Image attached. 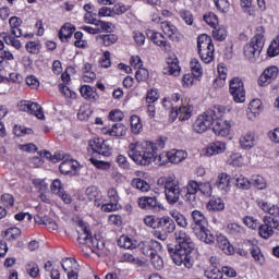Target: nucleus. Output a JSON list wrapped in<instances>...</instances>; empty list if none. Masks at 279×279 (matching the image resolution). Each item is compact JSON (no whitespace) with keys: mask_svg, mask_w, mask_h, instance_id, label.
<instances>
[{"mask_svg":"<svg viewBox=\"0 0 279 279\" xmlns=\"http://www.w3.org/2000/svg\"><path fill=\"white\" fill-rule=\"evenodd\" d=\"M177 245L168 244V252L174 263L179 267H185V269H193L195 265V259H193V250H195V244L191 240V236L186 234L184 229L175 231L174 233Z\"/></svg>","mask_w":279,"mask_h":279,"instance_id":"1","label":"nucleus"},{"mask_svg":"<svg viewBox=\"0 0 279 279\" xmlns=\"http://www.w3.org/2000/svg\"><path fill=\"white\" fill-rule=\"evenodd\" d=\"M166 143V138H159L156 143L135 142L129 145L128 154L136 165L147 167V165H151V160L154 159V151H158V149H165Z\"/></svg>","mask_w":279,"mask_h":279,"instance_id":"2","label":"nucleus"},{"mask_svg":"<svg viewBox=\"0 0 279 279\" xmlns=\"http://www.w3.org/2000/svg\"><path fill=\"white\" fill-rule=\"evenodd\" d=\"M256 32L255 36L251 38L243 49L245 60L252 63L258 62L263 47H265V27L258 26Z\"/></svg>","mask_w":279,"mask_h":279,"instance_id":"3","label":"nucleus"},{"mask_svg":"<svg viewBox=\"0 0 279 279\" xmlns=\"http://www.w3.org/2000/svg\"><path fill=\"white\" fill-rule=\"evenodd\" d=\"M192 219L194 223L191 225V229L195 236H197L199 241H203V243H215V236L210 233V230H208V220L206 219V216H204V213L193 210Z\"/></svg>","mask_w":279,"mask_h":279,"instance_id":"4","label":"nucleus"},{"mask_svg":"<svg viewBox=\"0 0 279 279\" xmlns=\"http://www.w3.org/2000/svg\"><path fill=\"white\" fill-rule=\"evenodd\" d=\"M158 186L165 189V195L168 204L173 206L180 202V195H182V187H180V181L175 175L160 177L157 181Z\"/></svg>","mask_w":279,"mask_h":279,"instance_id":"5","label":"nucleus"},{"mask_svg":"<svg viewBox=\"0 0 279 279\" xmlns=\"http://www.w3.org/2000/svg\"><path fill=\"white\" fill-rule=\"evenodd\" d=\"M197 51L205 64H210L215 60V45L213 38L206 34H202L197 38Z\"/></svg>","mask_w":279,"mask_h":279,"instance_id":"6","label":"nucleus"},{"mask_svg":"<svg viewBox=\"0 0 279 279\" xmlns=\"http://www.w3.org/2000/svg\"><path fill=\"white\" fill-rule=\"evenodd\" d=\"M215 123V110H208L203 114L198 116L193 124L194 132L197 134H204Z\"/></svg>","mask_w":279,"mask_h":279,"instance_id":"7","label":"nucleus"},{"mask_svg":"<svg viewBox=\"0 0 279 279\" xmlns=\"http://www.w3.org/2000/svg\"><path fill=\"white\" fill-rule=\"evenodd\" d=\"M229 92L235 104L245 102V85L239 77H233L229 83Z\"/></svg>","mask_w":279,"mask_h":279,"instance_id":"8","label":"nucleus"},{"mask_svg":"<svg viewBox=\"0 0 279 279\" xmlns=\"http://www.w3.org/2000/svg\"><path fill=\"white\" fill-rule=\"evenodd\" d=\"M137 205L142 210H149L150 213L162 210V203L156 196H142L137 199Z\"/></svg>","mask_w":279,"mask_h":279,"instance_id":"9","label":"nucleus"},{"mask_svg":"<svg viewBox=\"0 0 279 279\" xmlns=\"http://www.w3.org/2000/svg\"><path fill=\"white\" fill-rule=\"evenodd\" d=\"M193 108L190 105H182L180 108L172 107L169 113L170 121L173 123L175 119L179 121H189L191 119Z\"/></svg>","mask_w":279,"mask_h":279,"instance_id":"10","label":"nucleus"},{"mask_svg":"<svg viewBox=\"0 0 279 279\" xmlns=\"http://www.w3.org/2000/svg\"><path fill=\"white\" fill-rule=\"evenodd\" d=\"M146 36L154 43V45H157V47H160L162 51L166 53H171V44L167 40L165 35L158 32H154L148 29L146 32Z\"/></svg>","mask_w":279,"mask_h":279,"instance_id":"11","label":"nucleus"},{"mask_svg":"<svg viewBox=\"0 0 279 279\" xmlns=\"http://www.w3.org/2000/svg\"><path fill=\"white\" fill-rule=\"evenodd\" d=\"M89 147L95 151V154H99L100 156H112V147H110V144L102 138L90 141Z\"/></svg>","mask_w":279,"mask_h":279,"instance_id":"12","label":"nucleus"},{"mask_svg":"<svg viewBox=\"0 0 279 279\" xmlns=\"http://www.w3.org/2000/svg\"><path fill=\"white\" fill-rule=\"evenodd\" d=\"M137 247L142 252V254H144V256H148V258H150V256L156 254L158 250H162V244H160V242L158 241L150 240V241L140 242L137 244Z\"/></svg>","mask_w":279,"mask_h":279,"instance_id":"13","label":"nucleus"},{"mask_svg":"<svg viewBox=\"0 0 279 279\" xmlns=\"http://www.w3.org/2000/svg\"><path fill=\"white\" fill-rule=\"evenodd\" d=\"M278 66L276 65H271L269 68H267L263 74L259 76L258 83L259 86H267L268 84H271V82H274V80H276V77H278Z\"/></svg>","mask_w":279,"mask_h":279,"instance_id":"14","label":"nucleus"},{"mask_svg":"<svg viewBox=\"0 0 279 279\" xmlns=\"http://www.w3.org/2000/svg\"><path fill=\"white\" fill-rule=\"evenodd\" d=\"M213 125V132L216 133L217 136H228V134H230V124L222 119H217V111H215Z\"/></svg>","mask_w":279,"mask_h":279,"instance_id":"15","label":"nucleus"},{"mask_svg":"<svg viewBox=\"0 0 279 279\" xmlns=\"http://www.w3.org/2000/svg\"><path fill=\"white\" fill-rule=\"evenodd\" d=\"M85 196L89 202H93L95 206H101V204H104V195L95 185L85 190Z\"/></svg>","mask_w":279,"mask_h":279,"instance_id":"16","label":"nucleus"},{"mask_svg":"<svg viewBox=\"0 0 279 279\" xmlns=\"http://www.w3.org/2000/svg\"><path fill=\"white\" fill-rule=\"evenodd\" d=\"M257 230L262 239H271V236H274V227H271V217L264 216L263 225H259V227H257Z\"/></svg>","mask_w":279,"mask_h":279,"instance_id":"17","label":"nucleus"},{"mask_svg":"<svg viewBox=\"0 0 279 279\" xmlns=\"http://www.w3.org/2000/svg\"><path fill=\"white\" fill-rule=\"evenodd\" d=\"M216 241L219 250H221L223 254H227V256H232V254H234V246L230 244V241H228L226 235H217Z\"/></svg>","mask_w":279,"mask_h":279,"instance_id":"18","label":"nucleus"},{"mask_svg":"<svg viewBox=\"0 0 279 279\" xmlns=\"http://www.w3.org/2000/svg\"><path fill=\"white\" fill-rule=\"evenodd\" d=\"M167 66L163 69L165 75H173V77H178L180 75V63L178 62V58H170L167 61Z\"/></svg>","mask_w":279,"mask_h":279,"instance_id":"19","label":"nucleus"},{"mask_svg":"<svg viewBox=\"0 0 279 279\" xmlns=\"http://www.w3.org/2000/svg\"><path fill=\"white\" fill-rule=\"evenodd\" d=\"M189 153L184 150L172 149L168 151V161L172 165H180L183 160H186Z\"/></svg>","mask_w":279,"mask_h":279,"instance_id":"20","label":"nucleus"},{"mask_svg":"<svg viewBox=\"0 0 279 279\" xmlns=\"http://www.w3.org/2000/svg\"><path fill=\"white\" fill-rule=\"evenodd\" d=\"M257 206L264 211L267 213L268 215H271L272 217H279V207L278 205H271L270 203L258 199L257 201Z\"/></svg>","mask_w":279,"mask_h":279,"instance_id":"21","label":"nucleus"},{"mask_svg":"<svg viewBox=\"0 0 279 279\" xmlns=\"http://www.w3.org/2000/svg\"><path fill=\"white\" fill-rule=\"evenodd\" d=\"M223 151H226V143L216 141L208 145L206 156H217V154H223Z\"/></svg>","mask_w":279,"mask_h":279,"instance_id":"22","label":"nucleus"},{"mask_svg":"<svg viewBox=\"0 0 279 279\" xmlns=\"http://www.w3.org/2000/svg\"><path fill=\"white\" fill-rule=\"evenodd\" d=\"M35 223H38V226H46L48 230H58V223L54 222L53 219H51L49 216H40L37 215L34 217Z\"/></svg>","mask_w":279,"mask_h":279,"instance_id":"23","label":"nucleus"},{"mask_svg":"<svg viewBox=\"0 0 279 279\" xmlns=\"http://www.w3.org/2000/svg\"><path fill=\"white\" fill-rule=\"evenodd\" d=\"M159 228H162L168 234L175 232V221L169 216L159 218Z\"/></svg>","mask_w":279,"mask_h":279,"instance_id":"24","label":"nucleus"},{"mask_svg":"<svg viewBox=\"0 0 279 279\" xmlns=\"http://www.w3.org/2000/svg\"><path fill=\"white\" fill-rule=\"evenodd\" d=\"M216 186L222 193H228L230 191V175L225 172L220 173L217 178Z\"/></svg>","mask_w":279,"mask_h":279,"instance_id":"25","label":"nucleus"},{"mask_svg":"<svg viewBox=\"0 0 279 279\" xmlns=\"http://www.w3.org/2000/svg\"><path fill=\"white\" fill-rule=\"evenodd\" d=\"M161 29L170 40H178V28L170 22H162Z\"/></svg>","mask_w":279,"mask_h":279,"instance_id":"26","label":"nucleus"},{"mask_svg":"<svg viewBox=\"0 0 279 279\" xmlns=\"http://www.w3.org/2000/svg\"><path fill=\"white\" fill-rule=\"evenodd\" d=\"M61 267L65 274L69 271H77L80 269V264H77V260L75 258L65 257L61 260Z\"/></svg>","mask_w":279,"mask_h":279,"instance_id":"27","label":"nucleus"},{"mask_svg":"<svg viewBox=\"0 0 279 279\" xmlns=\"http://www.w3.org/2000/svg\"><path fill=\"white\" fill-rule=\"evenodd\" d=\"M118 245L119 247H123V250H136V247H138V242L126 235H122L118 240Z\"/></svg>","mask_w":279,"mask_h":279,"instance_id":"28","label":"nucleus"},{"mask_svg":"<svg viewBox=\"0 0 279 279\" xmlns=\"http://www.w3.org/2000/svg\"><path fill=\"white\" fill-rule=\"evenodd\" d=\"M256 143V138L254 137V133L247 132L245 135L240 137V145L242 149H252Z\"/></svg>","mask_w":279,"mask_h":279,"instance_id":"29","label":"nucleus"},{"mask_svg":"<svg viewBox=\"0 0 279 279\" xmlns=\"http://www.w3.org/2000/svg\"><path fill=\"white\" fill-rule=\"evenodd\" d=\"M73 32H75V26L71 25V23L64 24L59 31L60 40L66 43V40L73 36Z\"/></svg>","mask_w":279,"mask_h":279,"instance_id":"30","label":"nucleus"},{"mask_svg":"<svg viewBox=\"0 0 279 279\" xmlns=\"http://www.w3.org/2000/svg\"><path fill=\"white\" fill-rule=\"evenodd\" d=\"M186 189V195L185 197L187 199H191V197L193 199H195L197 193H199V182L195 181V180H190L185 186Z\"/></svg>","mask_w":279,"mask_h":279,"instance_id":"31","label":"nucleus"},{"mask_svg":"<svg viewBox=\"0 0 279 279\" xmlns=\"http://www.w3.org/2000/svg\"><path fill=\"white\" fill-rule=\"evenodd\" d=\"M21 23H23V21L16 16H12L9 20V25L11 27V34H13V36H15V38H21V36H23V32L21 29H19V27H21ZM17 29V32H16Z\"/></svg>","mask_w":279,"mask_h":279,"instance_id":"32","label":"nucleus"},{"mask_svg":"<svg viewBox=\"0 0 279 279\" xmlns=\"http://www.w3.org/2000/svg\"><path fill=\"white\" fill-rule=\"evenodd\" d=\"M86 245L94 253L97 252V250H104L105 247L104 240H101V235H95L94 238L92 235Z\"/></svg>","mask_w":279,"mask_h":279,"instance_id":"33","label":"nucleus"},{"mask_svg":"<svg viewBox=\"0 0 279 279\" xmlns=\"http://www.w3.org/2000/svg\"><path fill=\"white\" fill-rule=\"evenodd\" d=\"M131 184H132L133 189H137V191H142V193H147V191H149V189H151L149 183H147V181H145L141 178L133 179Z\"/></svg>","mask_w":279,"mask_h":279,"instance_id":"34","label":"nucleus"},{"mask_svg":"<svg viewBox=\"0 0 279 279\" xmlns=\"http://www.w3.org/2000/svg\"><path fill=\"white\" fill-rule=\"evenodd\" d=\"M168 161H169L168 153L158 155V150L153 151L151 162H154V165H156L157 167H162V165H167Z\"/></svg>","mask_w":279,"mask_h":279,"instance_id":"35","label":"nucleus"},{"mask_svg":"<svg viewBox=\"0 0 279 279\" xmlns=\"http://www.w3.org/2000/svg\"><path fill=\"white\" fill-rule=\"evenodd\" d=\"M92 236L93 235L90 234V231H88L87 227H81V230H78L77 241L81 245H87Z\"/></svg>","mask_w":279,"mask_h":279,"instance_id":"36","label":"nucleus"},{"mask_svg":"<svg viewBox=\"0 0 279 279\" xmlns=\"http://www.w3.org/2000/svg\"><path fill=\"white\" fill-rule=\"evenodd\" d=\"M226 208V203H223V199H221L220 197L217 198H211L208 203H207V209L209 210H223Z\"/></svg>","mask_w":279,"mask_h":279,"instance_id":"37","label":"nucleus"},{"mask_svg":"<svg viewBox=\"0 0 279 279\" xmlns=\"http://www.w3.org/2000/svg\"><path fill=\"white\" fill-rule=\"evenodd\" d=\"M128 128L121 123L112 124L111 129L108 131L110 136H125Z\"/></svg>","mask_w":279,"mask_h":279,"instance_id":"38","label":"nucleus"},{"mask_svg":"<svg viewBox=\"0 0 279 279\" xmlns=\"http://www.w3.org/2000/svg\"><path fill=\"white\" fill-rule=\"evenodd\" d=\"M90 114H93V109L90 105H83L77 113L80 121H88L90 119Z\"/></svg>","mask_w":279,"mask_h":279,"instance_id":"39","label":"nucleus"},{"mask_svg":"<svg viewBox=\"0 0 279 279\" xmlns=\"http://www.w3.org/2000/svg\"><path fill=\"white\" fill-rule=\"evenodd\" d=\"M190 66L192 69V74L194 77H202V74L204 73V69L202 68V63H199V60L197 59H192Z\"/></svg>","mask_w":279,"mask_h":279,"instance_id":"40","label":"nucleus"},{"mask_svg":"<svg viewBox=\"0 0 279 279\" xmlns=\"http://www.w3.org/2000/svg\"><path fill=\"white\" fill-rule=\"evenodd\" d=\"M213 36L215 40L223 41L228 37V31L223 26H214Z\"/></svg>","mask_w":279,"mask_h":279,"instance_id":"41","label":"nucleus"},{"mask_svg":"<svg viewBox=\"0 0 279 279\" xmlns=\"http://www.w3.org/2000/svg\"><path fill=\"white\" fill-rule=\"evenodd\" d=\"M255 186V189H258L259 191H263L267 189V182L265 181V178L260 175H253L251 179V186Z\"/></svg>","mask_w":279,"mask_h":279,"instance_id":"42","label":"nucleus"},{"mask_svg":"<svg viewBox=\"0 0 279 279\" xmlns=\"http://www.w3.org/2000/svg\"><path fill=\"white\" fill-rule=\"evenodd\" d=\"M28 114H34L37 119H45V113L43 112V107L36 102H31L28 108Z\"/></svg>","mask_w":279,"mask_h":279,"instance_id":"43","label":"nucleus"},{"mask_svg":"<svg viewBox=\"0 0 279 279\" xmlns=\"http://www.w3.org/2000/svg\"><path fill=\"white\" fill-rule=\"evenodd\" d=\"M235 186L238 189H241L242 191H248V189H252V182L250 181V179L240 175L236 180H235Z\"/></svg>","mask_w":279,"mask_h":279,"instance_id":"44","label":"nucleus"},{"mask_svg":"<svg viewBox=\"0 0 279 279\" xmlns=\"http://www.w3.org/2000/svg\"><path fill=\"white\" fill-rule=\"evenodd\" d=\"M1 38H3L5 45H11L14 49H19L21 47V41L12 35H8L5 33L0 34Z\"/></svg>","mask_w":279,"mask_h":279,"instance_id":"45","label":"nucleus"},{"mask_svg":"<svg viewBox=\"0 0 279 279\" xmlns=\"http://www.w3.org/2000/svg\"><path fill=\"white\" fill-rule=\"evenodd\" d=\"M22 234L21 229L16 227H11L7 229L4 235L7 236L8 241H16Z\"/></svg>","mask_w":279,"mask_h":279,"instance_id":"46","label":"nucleus"},{"mask_svg":"<svg viewBox=\"0 0 279 279\" xmlns=\"http://www.w3.org/2000/svg\"><path fill=\"white\" fill-rule=\"evenodd\" d=\"M198 193H202V195H205V197H210V195H213V185L210 182H199Z\"/></svg>","mask_w":279,"mask_h":279,"instance_id":"47","label":"nucleus"},{"mask_svg":"<svg viewBox=\"0 0 279 279\" xmlns=\"http://www.w3.org/2000/svg\"><path fill=\"white\" fill-rule=\"evenodd\" d=\"M145 226H147L148 228H153L154 230H156L157 228H159L160 225V218H156L153 215L146 216L143 219Z\"/></svg>","mask_w":279,"mask_h":279,"instance_id":"48","label":"nucleus"},{"mask_svg":"<svg viewBox=\"0 0 279 279\" xmlns=\"http://www.w3.org/2000/svg\"><path fill=\"white\" fill-rule=\"evenodd\" d=\"M252 257L254 258L255 263H258V265H265V256L260 252V248L258 246H254L251 250Z\"/></svg>","mask_w":279,"mask_h":279,"instance_id":"49","label":"nucleus"},{"mask_svg":"<svg viewBox=\"0 0 279 279\" xmlns=\"http://www.w3.org/2000/svg\"><path fill=\"white\" fill-rule=\"evenodd\" d=\"M26 272L31 278H38V274H40V268H38V264L31 262L26 264Z\"/></svg>","mask_w":279,"mask_h":279,"instance_id":"50","label":"nucleus"},{"mask_svg":"<svg viewBox=\"0 0 279 279\" xmlns=\"http://www.w3.org/2000/svg\"><path fill=\"white\" fill-rule=\"evenodd\" d=\"M130 121L133 134H140L141 129L143 128V124H141V118L138 116H132Z\"/></svg>","mask_w":279,"mask_h":279,"instance_id":"51","label":"nucleus"},{"mask_svg":"<svg viewBox=\"0 0 279 279\" xmlns=\"http://www.w3.org/2000/svg\"><path fill=\"white\" fill-rule=\"evenodd\" d=\"M150 263L157 270H160L162 267H165V262L162 260V257L158 255V251L150 255Z\"/></svg>","mask_w":279,"mask_h":279,"instance_id":"52","label":"nucleus"},{"mask_svg":"<svg viewBox=\"0 0 279 279\" xmlns=\"http://www.w3.org/2000/svg\"><path fill=\"white\" fill-rule=\"evenodd\" d=\"M243 223L246 225V227L250 228L251 230H258L260 226V222L258 221V219H255L252 216L244 217Z\"/></svg>","mask_w":279,"mask_h":279,"instance_id":"53","label":"nucleus"},{"mask_svg":"<svg viewBox=\"0 0 279 279\" xmlns=\"http://www.w3.org/2000/svg\"><path fill=\"white\" fill-rule=\"evenodd\" d=\"M215 5L219 12L222 14H228L230 12V2L228 0H214Z\"/></svg>","mask_w":279,"mask_h":279,"instance_id":"54","label":"nucleus"},{"mask_svg":"<svg viewBox=\"0 0 279 279\" xmlns=\"http://www.w3.org/2000/svg\"><path fill=\"white\" fill-rule=\"evenodd\" d=\"M73 169H75V163L73 162V160L69 159L62 161L59 166V170L61 171V173H71Z\"/></svg>","mask_w":279,"mask_h":279,"instance_id":"55","label":"nucleus"},{"mask_svg":"<svg viewBox=\"0 0 279 279\" xmlns=\"http://www.w3.org/2000/svg\"><path fill=\"white\" fill-rule=\"evenodd\" d=\"M80 93L84 99H95V89L88 85L82 86Z\"/></svg>","mask_w":279,"mask_h":279,"instance_id":"56","label":"nucleus"},{"mask_svg":"<svg viewBox=\"0 0 279 279\" xmlns=\"http://www.w3.org/2000/svg\"><path fill=\"white\" fill-rule=\"evenodd\" d=\"M205 276L208 279H223V272L217 267H214L209 270H205Z\"/></svg>","mask_w":279,"mask_h":279,"instance_id":"57","label":"nucleus"},{"mask_svg":"<svg viewBox=\"0 0 279 279\" xmlns=\"http://www.w3.org/2000/svg\"><path fill=\"white\" fill-rule=\"evenodd\" d=\"M96 28L99 29V34H101V32H112V23L111 22H104L101 20H98L96 22Z\"/></svg>","mask_w":279,"mask_h":279,"instance_id":"58","label":"nucleus"},{"mask_svg":"<svg viewBox=\"0 0 279 279\" xmlns=\"http://www.w3.org/2000/svg\"><path fill=\"white\" fill-rule=\"evenodd\" d=\"M204 21L207 25H210V27H217V25H219V19L215 13L205 14Z\"/></svg>","mask_w":279,"mask_h":279,"instance_id":"59","label":"nucleus"},{"mask_svg":"<svg viewBox=\"0 0 279 279\" xmlns=\"http://www.w3.org/2000/svg\"><path fill=\"white\" fill-rule=\"evenodd\" d=\"M100 38L105 47H110V45H114L118 40V37L114 34L101 35Z\"/></svg>","mask_w":279,"mask_h":279,"instance_id":"60","label":"nucleus"},{"mask_svg":"<svg viewBox=\"0 0 279 279\" xmlns=\"http://www.w3.org/2000/svg\"><path fill=\"white\" fill-rule=\"evenodd\" d=\"M50 189L51 192L54 193V195L62 194V192L64 191V187H62V181H60V179L53 180Z\"/></svg>","mask_w":279,"mask_h":279,"instance_id":"61","label":"nucleus"},{"mask_svg":"<svg viewBox=\"0 0 279 279\" xmlns=\"http://www.w3.org/2000/svg\"><path fill=\"white\" fill-rule=\"evenodd\" d=\"M149 77V71L145 68H138L135 73V78L137 82H145Z\"/></svg>","mask_w":279,"mask_h":279,"instance_id":"62","label":"nucleus"},{"mask_svg":"<svg viewBox=\"0 0 279 279\" xmlns=\"http://www.w3.org/2000/svg\"><path fill=\"white\" fill-rule=\"evenodd\" d=\"M241 7L243 12L248 14V16H254V9H252V0H241Z\"/></svg>","mask_w":279,"mask_h":279,"instance_id":"63","label":"nucleus"},{"mask_svg":"<svg viewBox=\"0 0 279 279\" xmlns=\"http://www.w3.org/2000/svg\"><path fill=\"white\" fill-rule=\"evenodd\" d=\"M267 53L269 56V58H276V56H279V45H277L275 41H271Z\"/></svg>","mask_w":279,"mask_h":279,"instance_id":"64","label":"nucleus"}]
</instances>
